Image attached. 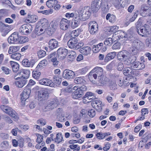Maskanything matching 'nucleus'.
I'll list each match as a JSON object with an SVG mask.
<instances>
[{
	"instance_id": "1",
	"label": "nucleus",
	"mask_w": 151,
	"mask_h": 151,
	"mask_svg": "<svg viewBox=\"0 0 151 151\" xmlns=\"http://www.w3.org/2000/svg\"><path fill=\"white\" fill-rule=\"evenodd\" d=\"M47 25V21L45 19H43L38 22L35 28V34L38 36H40L43 34L45 31Z\"/></svg>"
},
{
	"instance_id": "2",
	"label": "nucleus",
	"mask_w": 151,
	"mask_h": 151,
	"mask_svg": "<svg viewBox=\"0 0 151 151\" xmlns=\"http://www.w3.org/2000/svg\"><path fill=\"white\" fill-rule=\"evenodd\" d=\"M28 72L27 71L24 70H21L19 71L17 75L19 76V77L17 78L16 76L14 77L15 79H17L18 78H19L21 77L23 78L21 79L19 81H17L16 82V85L19 88H22L27 83V80L26 79L28 77V76H24L23 74H24Z\"/></svg>"
},
{
	"instance_id": "3",
	"label": "nucleus",
	"mask_w": 151,
	"mask_h": 151,
	"mask_svg": "<svg viewBox=\"0 0 151 151\" xmlns=\"http://www.w3.org/2000/svg\"><path fill=\"white\" fill-rule=\"evenodd\" d=\"M91 14L90 7L86 6L80 11L79 14L77 16L80 20L82 21H84L88 19Z\"/></svg>"
},
{
	"instance_id": "4",
	"label": "nucleus",
	"mask_w": 151,
	"mask_h": 151,
	"mask_svg": "<svg viewBox=\"0 0 151 151\" xmlns=\"http://www.w3.org/2000/svg\"><path fill=\"white\" fill-rule=\"evenodd\" d=\"M73 89L75 90L72 94L73 98L74 99H78L83 96L84 92L87 90L86 87L83 85L81 87L78 88L76 86H74Z\"/></svg>"
},
{
	"instance_id": "5",
	"label": "nucleus",
	"mask_w": 151,
	"mask_h": 151,
	"mask_svg": "<svg viewBox=\"0 0 151 151\" xmlns=\"http://www.w3.org/2000/svg\"><path fill=\"white\" fill-rule=\"evenodd\" d=\"M0 108L3 111L11 116L14 121L18 120L19 117L17 113L11 108L4 105L1 106Z\"/></svg>"
},
{
	"instance_id": "6",
	"label": "nucleus",
	"mask_w": 151,
	"mask_h": 151,
	"mask_svg": "<svg viewBox=\"0 0 151 151\" xmlns=\"http://www.w3.org/2000/svg\"><path fill=\"white\" fill-rule=\"evenodd\" d=\"M78 41L77 38L73 37L70 39L68 42V45L70 48L78 49L83 45L82 42H78Z\"/></svg>"
},
{
	"instance_id": "7",
	"label": "nucleus",
	"mask_w": 151,
	"mask_h": 151,
	"mask_svg": "<svg viewBox=\"0 0 151 151\" xmlns=\"http://www.w3.org/2000/svg\"><path fill=\"white\" fill-rule=\"evenodd\" d=\"M149 26L146 24H145L139 29L137 28L136 30L139 35L142 37H146L151 33L149 31Z\"/></svg>"
},
{
	"instance_id": "8",
	"label": "nucleus",
	"mask_w": 151,
	"mask_h": 151,
	"mask_svg": "<svg viewBox=\"0 0 151 151\" xmlns=\"http://www.w3.org/2000/svg\"><path fill=\"white\" fill-rule=\"evenodd\" d=\"M132 51L133 52V53L135 55L138 52V49L143 47L144 45L142 42L138 40H135L133 41L132 40Z\"/></svg>"
},
{
	"instance_id": "9",
	"label": "nucleus",
	"mask_w": 151,
	"mask_h": 151,
	"mask_svg": "<svg viewBox=\"0 0 151 151\" xmlns=\"http://www.w3.org/2000/svg\"><path fill=\"white\" fill-rule=\"evenodd\" d=\"M88 29L90 34L92 35H96L98 31L97 23L95 21H91L88 24Z\"/></svg>"
},
{
	"instance_id": "10",
	"label": "nucleus",
	"mask_w": 151,
	"mask_h": 151,
	"mask_svg": "<svg viewBox=\"0 0 151 151\" xmlns=\"http://www.w3.org/2000/svg\"><path fill=\"white\" fill-rule=\"evenodd\" d=\"M20 37L16 32L12 34L8 38V41L9 44H17L20 42Z\"/></svg>"
},
{
	"instance_id": "11",
	"label": "nucleus",
	"mask_w": 151,
	"mask_h": 151,
	"mask_svg": "<svg viewBox=\"0 0 151 151\" xmlns=\"http://www.w3.org/2000/svg\"><path fill=\"white\" fill-rule=\"evenodd\" d=\"M32 30V25L30 24H25L19 28V31L23 34H27L31 33Z\"/></svg>"
},
{
	"instance_id": "12",
	"label": "nucleus",
	"mask_w": 151,
	"mask_h": 151,
	"mask_svg": "<svg viewBox=\"0 0 151 151\" xmlns=\"http://www.w3.org/2000/svg\"><path fill=\"white\" fill-rule=\"evenodd\" d=\"M59 104L58 100L57 99H52L50 101L47 103V105L45 107L46 111H50L57 107Z\"/></svg>"
},
{
	"instance_id": "13",
	"label": "nucleus",
	"mask_w": 151,
	"mask_h": 151,
	"mask_svg": "<svg viewBox=\"0 0 151 151\" xmlns=\"http://www.w3.org/2000/svg\"><path fill=\"white\" fill-rule=\"evenodd\" d=\"M37 100L39 101H43L47 100L49 96L48 91L45 90H41L38 92Z\"/></svg>"
},
{
	"instance_id": "14",
	"label": "nucleus",
	"mask_w": 151,
	"mask_h": 151,
	"mask_svg": "<svg viewBox=\"0 0 151 151\" xmlns=\"http://www.w3.org/2000/svg\"><path fill=\"white\" fill-rule=\"evenodd\" d=\"M31 92V90L29 88H25L20 95L21 101L24 103L25 101L29 98Z\"/></svg>"
},
{
	"instance_id": "15",
	"label": "nucleus",
	"mask_w": 151,
	"mask_h": 151,
	"mask_svg": "<svg viewBox=\"0 0 151 151\" xmlns=\"http://www.w3.org/2000/svg\"><path fill=\"white\" fill-rule=\"evenodd\" d=\"M68 50L64 48H60L57 50L58 56L59 59L62 60L64 59L68 54Z\"/></svg>"
},
{
	"instance_id": "16",
	"label": "nucleus",
	"mask_w": 151,
	"mask_h": 151,
	"mask_svg": "<svg viewBox=\"0 0 151 151\" xmlns=\"http://www.w3.org/2000/svg\"><path fill=\"white\" fill-rule=\"evenodd\" d=\"M98 81H94V83L99 86H104L109 81V78L104 76V75L98 78Z\"/></svg>"
},
{
	"instance_id": "17",
	"label": "nucleus",
	"mask_w": 151,
	"mask_h": 151,
	"mask_svg": "<svg viewBox=\"0 0 151 151\" xmlns=\"http://www.w3.org/2000/svg\"><path fill=\"white\" fill-rule=\"evenodd\" d=\"M70 21L66 19H63L60 21V29L63 30H66L70 27Z\"/></svg>"
},
{
	"instance_id": "18",
	"label": "nucleus",
	"mask_w": 151,
	"mask_h": 151,
	"mask_svg": "<svg viewBox=\"0 0 151 151\" xmlns=\"http://www.w3.org/2000/svg\"><path fill=\"white\" fill-rule=\"evenodd\" d=\"M101 3V1L99 0H94L91 4L92 11L93 12H97L99 9Z\"/></svg>"
},
{
	"instance_id": "19",
	"label": "nucleus",
	"mask_w": 151,
	"mask_h": 151,
	"mask_svg": "<svg viewBox=\"0 0 151 151\" xmlns=\"http://www.w3.org/2000/svg\"><path fill=\"white\" fill-rule=\"evenodd\" d=\"M75 75V73L71 70L66 69L63 72V76L65 78L69 79L73 78Z\"/></svg>"
},
{
	"instance_id": "20",
	"label": "nucleus",
	"mask_w": 151,
	"mask_h": 151,
	"mask_svg": "<svg viewBox=\"0 0 151 151\" xmlns=\"http://www.w3.org/2000/svg\"><path fill=\"white\" fill-rule=\"evenodd\" d=\"M140 12L141 14H145L147 16H151V8H149L145 4L142 5L141 6Z\"/></svg>"
},
{
	"instance_id": "21",
	"label": "nucleus",
	"mask_w": 151,
	"mask_h": 151,
	"mask_svg": "<svg viewBox=\"0 0 151 151\" xmlns=\"http://www.w3.org/2000/svg\"><path fill=\"white\" fill-rule=\"evenodd\" d=\"M39 83L41 85L48 86L51 87H54L55 85L52 81L47 78H43L39 81Z\"/></svg>"
},
{
	"instance_id": "22",
	"label": "nucleus",
	"mask_w": 151,
	"mask_h": 151,
	"mask_svg": "<svg viewBox=\"0 0 151 151\" xmlns=\"http://www.w3.org/2000/svg\"><path fill=\"white\" fill-rule=\"evenodd\" d=\"M128 53V52L125 50L119 52L117 55L118 59L121 61L124 60L127 57Z\"/></svg>"
},
{
	"instance_id": "23",
	"label": "nucleus",
	"mask_w": 151,
	"mask_h": 151,
	"mask_svg": "<svg viewBox=\"0 0 151 151\" xmlns=\"http://www.w3.org/2000/svg\"><path fill=\"white\" fill-rule=\"evenodd\" d=\"M145 65L143 63L139 62H136L132 64L131 68L137 70L143 69L145 67Z\"/></svg>"
},
{
	"instance_id": "24",
	"label": "nucleus",
	"mask_w": 151,
	"mask_h": 151,
	"mask_svg": "<svg viewBox=\"0 0 151 151\" xmlns=\"http://www.w3.org/2000/svg\"><path fill=\"white\" fill-rule=\"evenodd\" d=\"M91 48L88 46H86L81 48L79 50L80 52L82 54L87 55L91 53Z\"/></svg>"
},
{
	"instance_id": "25",
	"label": "nucleus",
	"mask_w": 151,
	"mask_h": 151,
	"mask_svg": "<svg viewBox=\"0 0 151 151\" xmlns=\"http://www.w3.org/2000/svg\"><path fill=\"white\" fill-rule=\"evenodd\" d=\"M58 45V42L55 39L51 40L48 42V47L52 50L54 49L57 47Z\"/></svg>"
},
{
	"instance_id": "26",
	"label": "nucleus",
	"mask_w": 151,
	"mask_h": 151,
	"mask_svg": "<svg viewBox=\"0 0 151 151\" xmlns=\"http://www.w3.org/2000/svg\"><path fill=\"white\" fill-rule=\"evenodd\" d=\"M92 70L96 74L98 78L104 75L103 69L101 67H96Z\"/></svg>"
},
{
	"instance_id": "27",
	"label": "nucleus",
	"mask_w": 151,
	"mask_h": 151,
	"mask_svg": "<svg viewBox=\"0 0 151 151\" xmlns=\"http://www.w3.org/2000/svg\"><path fill=\"white\" fill-rule=\"evenodd\" d=\"M116 55V52H112L108 54L104 59V62H107L113 59L115 57Z\"/></svg>"
},
{
	"instance_id": "28",
	"label": "nucleus",
	"mask_w": 151,
	"mask_h": 151,
	"mask_svg": "<svg viewBox=\"0 0 151 151\" xmlns=\"http://www.w3.org/2000/svg\"><path fill=\"white\" fill-rule=\"evenodd\" d=\"M58 3V1L57 0H48L46 2V5L48 7L52 8Z\"/></svg>"
},
{
	"instance_id": "29",
	"label": "nucleus",
	"mask_w": 151,
	"mask_h": 151,
	"mask_svg": "<svg viewBox=\"0 0 151 151\" xmlns=\"http://www.w3.org/2000/svg\"><path fill=\"white\" fill-rule=\"evenodd\" d=\"M97 77L96 74L93 71V70L89 73L88 75V77L89 80L93 83L94 82H95L94 81H94L93 79H96Z\"/></svg>"
},
{
	"instance_id": "30",
	"label": "nucleus",
	"mask_w": 151,
	"mask_h": 151,
	"mask_svg": "<svg viewBox=\"0 0 151 151\" xmlns=\"http://www.w3.org/2000/svg\"><path fill=\"white\" fill-rule=\"evenodd\" d=\"M81 20L77 16L75 17V19L71 23L72 27L74 28L77 27L78 26Z\"/></svg>"
},
{
	"instance_id": "31",
	"label": "nucleus",
	"mask_w": 151,
	"mask_h": 151,
	"mask_svg": "<svg viewBox=\"0 0 151 151\" xmlns=\"http://www.w3.org/2000/svg\"><path fill=\"white\" fill-rule=\"evenodd\" d=\"M11 65L12 67L13 71L15 73L17 72L19 69V65L15 62L11 61Z\"/></svg>"
},
{
	"instance_id": "32",
	"label": "nucleus",
	"mask_w": 151,
	"mask_h": 151,
	"mask_svg": "<svg viewBox=\"0 0 151 151\" xmlns=\"http://www.w3.org/2000/svg\"><path fill=\"white\" fill-rule=\"evenodd\" d=\"M116 17L113 14H108L106 16V19L107 20H109V21L112 23H114L116 21Z\"/></svg>"
},
{
	"instance_id": "33",
	"label": "nucleus",
	"mask_w": 151,
	"mask_h": 151,
	"mask_svg": "<svg viewBox=\"0 0 151 151\" xmlns=\"http://www.w3.org/2000/svg\"><path fill=\"white\" fill-rule=\"evenodd\" d=\"M103 44L102 43H100L96 45H94L93 47V52L96 53L99 52L102 48Z\"/></svg>"
},
{
	"instance_id": "34",
	"label": "nucleus",
	"mask_w": 151,
	"mask_h": 151,
	"mask_svg": "<svg viewBox=\"0 0 151 151\" xmlns=\"http://www.w3.org/2000/svg\"><path fill=\"white\" fill-rule=\"evenodd\" d=\"M114 35H113L112 38H108L106 39L104 42V44L107 45H111L112 44L113 41H116V40L114 38Z\"/></svg>"
},
{
	"instance_id": "35",
	"label": "nucleus",
	"mask_w": 151,
	"mask_h": 151,
	"mask_svg": "<svg viewBox=\"0 0 151 151\" xmlns=\"http://www.w3.org/2000/svg\"><path fill=\"white\" fill-rule=\"evenodd\" d=\"M58 26V24L56 22H52L50 26V31L54 32L57 29Z\"/></svg>"
},
{
	"instance_id": "36",
	"label": "nucleus",
	"mask_w": 151,
	"mask_h": 151,
	"mask_svg": "<svg viewBox=\"0 0 151 151\" xmlns=\"http://www.w3.org/2000/svg\"><path fill=\"white\" fill-rule=\"evenodd\" d=\"M74 81L76 84H83L84 83L85 81L83 77H80L76 78Z\"/></svg>"
},
{
	"instance_id": "37",
	"label": "nucleus",
	"mask_w": 151,
	"mask_h": 151,
	"mask_svg": "<svg viewBox=\"0 0 151 151\" xmlns=\"http://www.w3.org/2000/svg\"><path fill=\"white\" fill-rule=\"evenodd\" d=\"M19 49L18 46H13L9 48L8 52L9 54H11L13 52L17 51Z\"/></svg>"
},
{
	"instance_id": "38",
	"label": "nucleus",
	"mask_w": 151,
	"mask_h": 151,
	"mask_svg": "<svg viewBox=\"0 0 151 151\" xmlns=\"http://www.w3.org/2000/svg\"><path fill=\"white\" fill-rule=\"evenodd\" d=\"M133 70V68H130L127 67L125 68L123 71V73L124 75H131Z\"/></svg>"
},
{
	"instance_id": "39",
	"label": "nucleus",
	"mask_w": 151,
	"mask_h": 151,
	"mask_svg": "<svg viewBox=\"0 0 151 151\" xmlns=\"http://www.w3.org/2000/svg\"><path fill=\"white\" fill-rule=\"evenodd\" d=\"M21 57V54L18 52L12 54L11 55V57L12 58L17 60H20Z\"/></svg>"
},
{
	"instance_id": "40",
	"label": "nucleus",
	"mask_w": 151,
	"mask_h": 151,
	"mask_svg": "<svg viewBox=\"0 0 151 151\" xmlns=\"http://www.w3.org/2000/svg\"><path fill=\"white\" fill-rule=\"evenodd\" d=\"M70 54L69 55V60L70 61H73L76 58V54L74 51H72L70 52Z\"/></svg>"
},
{
	"instance_id": "41",
	"label": "nucleus",
	"mask_w": 151,
	"mask_h": 151,
	"mask_svg": "<svg viewBox=\"0 0 151 151\" xmlns=\"http://www.w3.org/2000/svg\"><path fill=\"white\" fill-rule=\"evenodd\" d=\"M53 81L54 83L58 85H59L61 83V79L59 78V76L55 75L53 76Z\"/></svg>"
},
{
	"instance_id": "42",
	"label": "nucleus",
	"mask_w": 151,
	"mask_h": 151,
	"mask_svg": "<svg viewBox=\"0 0 151 151\" xmlns=\"http://www.w3.org/2000/svg\"><path fill=\"white\" fill-rule=\"evenodd\" d=\"M115 64H116V66L117 68V69L118 70L121 71L124 68L123 64L122 63L116 62Z\"/></svg>"
},
{
	"instance_id": "43",
	"label": "nucleus",
	"mask_w": 151,
	"mask_h": 151,
	"mask_svg": "<svg viewBox=\"0 0 151 151\" xmlns=\"http://www.w3.org/2000/svg\"><path fill=\"white\" fill-rule=\"evenodd\" d=\"M56 139L57 140L55 141L59 143L62 142L63 140V136L61 134L58 133L56 135Z\"/></svg>"
},
{
	"instance_id": "44",
	"label": "nucleus",
	"mask_w": 151,
	"mask_h": 151,
	"mask_svg": "<svg viewBox=\"0 0 151 151\" xmlns=\"http://www.w3.org/2000/svg\"><path fill=\"white\" fill-rule=\"evenodd\" d=\"M117 34H119L118 36H116V37H117L119 39L120 38H122L123 37H126V35L124 32L122 31V30H119L117 31Z\"/></svg>"
},
{
	"instance_id": "45",
	"label": "nucleus",
	"mask_w": 151,
	"mask_h": 151,
	"mask_svg": "<svg viewBox=\"0 0 151 151\" xmlns=\"http://www.w3.org/2000/svg\"><path fill=\"white\" fill-rule=\"evenodd\" d=\"M0 146L2 148H7L9 146L8 142L6 141H3L1 143Z\"/></svg>"
},
{
	"instance_id": "46",
	"label": "nucleus",
	"mask_w": 151,
	"mask_h": 151,
	"mask_svg": "<svg viewBox=\"0 0 151 151\" xmlns=\"http://www.w3.org/2000/svg\"><path fill=\"white\" fill-rule=\"evenodd\" d=\"M109 86L111 90H115L116 89V85L114 82L112 81L110 82L109 83Z\"/></svg>"
},
{
	"instance_id": "47",
	"label": "nucleus",
	"mask_w": 151,
	"mask_h": 151,
	"mask_svg": "<svg viewBox=\"0 0 151 151\" xmlns=\"http://www.w3.org/2000/svg\"><path fill=\"white\" fill-rule=\"evenodd\" d=\"M37 54L39 58H42L46 55V52L43 50L38 51Z\"/></svg>"
},
{
	"instance_id": "48",
	"label": "nucleus",
	"mask_w": 151,
	"mask_h": 151,
	"mask_svg": "<svg viewBox=\"0 0 151 151\" xmlns=\"http://www.w3.org/2000/svg\"><path fill=\"white\" fill-rule=\"evenodd\" d=\"M40 75V72L37 71H33V77L37 80H38L39 79Z\"/></svg>"
},
{
	"instance_id": "49",
	"label": "nucleus",
	"mask_w": 151,
	"mask_h": 151,
	"mask_svg": "<svg viewBox=\"0 0 151 151\" xmlns=\"http://www.w3.org/2000/svg\"><path fill=\"white\" fill-rule=\"evenodd\" d=\"M47 64V61L46 60H42L37 65L36 68L39 67H42L43 66H45Z\"/></svg>"
},
{
	"instance_id": "50",
	"label": "nucleus",
	"mask_w": 151,
	"mask_h": 151,
	"mask_svg": "<svg viewBox=\"0 0 151 151\" xmlns=\"http://www.w3.org/2000/svg\"><path fill=\"white\" fill-rule=\"evenodd\" d=\"M22 64L24 66L26 67H30V63L29 60L27 59H25L22 61Z\"/></svg>"
},
{
	"instance_id": "51",
	"label": "nucleus",
	"mask_w": 151,
	"mask_h": 151,
	"mask_svg": "<svg viewBox=\"0 0 151 151\" xmlns=\"http://www.w3.org/2000/svg\"><path fill=\"white\" fill-rule=\"evenodd\" d=\"M121 45L120 43L117 42L113 45L112 48L113 50L119 49L120 48Z\"/></svg>"
},
{
	"instance_id": "52",
	"label": "nucleus",
	"mask_w": 151,
	"mask_h": 151,
	"mask_svg": "<svg viewBox=\"0 0 151 151\" xmlns=\"http://www.w3.org/2000/svg\"><path fill=\"white\" fill-rule=\"evenodd\" d=\"M9 25H6L0 21V31L3 32L4 31V28L5 27H8Z\"/></svg>"
},
{
	"instance_id": "53",
	"label": "nucleus",
	"mask_w": 151,
	"mask_h": 151,
	"mask_svg": "<svg viewBox=\"0 0 151 151\" xmlns=\"http://www.w3.org/2000/svg\"><path fill=\"white\" fill-rule=\"evenodd\" d=\"M96 137L99 139H101L105 138L104 133L99 132L96 134Z\"/></svg>"
},
{
	"instance_id": "54",
	"label": "nucleus",
	"mask_w": 151,
	"mask_h": 151,
	"mask_svg": "<svg viewBox=\"0 0 151 151\" xmlns=\"http://www.w3.org/2000/svg\"><path fill=\"white\" fill-rule=\"evenodd\" d=\"M118 29V27L116 26H114L110 27L109 31L112 32H117V30Z\"/></svg>"
},
{
	"instance_id": "55",
	"label": "nucleus",
	"mask_w": 151,
	"mask_h": 151,
	"mask_svg": "<svg viewBox=\"0 0 151 151\" xmlns=\"http://www.w3.org/2000/svg\"><path fill=\"white\" fill-rule=\"evenodd\" d=\"M37 138L36 140V142L40 144L42 142L43 139V137L42 135L39 134H37Z\"/></svg>"
},
{
	"instance_id": "56",
	"label": "nucleus",
	"mask_w": 151,
	"mask_h": 151,
	"mask_svg": "<svg viewBox=\"0 0 151 151\" xmlns=\"http://www.w3.org/2000/svg\"><path fill=\"white\" fill-rule=\"evenodd\" d=\"M80 33V29H78L73 31L71 33V35L73 36H74L76 37L78 36Z\"/></svg>"
},
{
	"instance_id": "57",
	"label": "nucleus",
	"mask_w": 151,
	"mask_h": 151,
	"mask_svg": "<svg viewBox=\"0 0 151 151\" xmlns=\"http://www.w3.org/2000/svg\"><path fill=\"white\" fill-rule=\"evenodd\" d=\"M146 46L149 47H151V37L147 39L145 41Z\"/></svg>"
},
{
	"instance_id": "58",
	"label": "nucleus",
	"mask_w": 151,
	"mask_h": 151,
	"mask_svg": "<svg viewBox=\"0 0 151 151\" xmlns=\"http://www.w3.org/2000/svg\"><path fill=\"white\" fill-rule=\"evenodd\" d=\"M101 102L100 100H96L95 101H92V102L91 103V105L94 108V106H96L95 104L96 105H99L101 104Z\"/></svg>"
},
{
	"instance_id": "59",
	"label": "nucleus",
	"mask_w": 151,
	"mask_h": 151,
	"mask_svg": "<svg viewBox=\"0 0 151 151\" xmlns=\"http://www.w3.org/2000/svg\"><path fill=\"white\" fill-rule=\"evenodd\" d=\"M134 57H128L127 56V57L126 58V59L125 60V62H126L127 61V63H126L127 64H130L131 63H132V64L133 63L132 62H134L132 61V59Z\"/></svg>"
},
{
	"instance_id": "60",
	"label": "nucleus",
	"mask_w": 151,
	"mask_h": 151,
	"mask_svg": "<svg viewBox=\"0 0 151 151\" xmlns=\"http://www.w3.org/2000/svg\"><path fill=\"white\" fill-rule=\"evenodd\" d=\"M141 113L142 116H144L145 114H148V109L147 108L142 109L141 110Z\"/></svg>"
},
{
	"instance_id": "61",
	"label": "nucleus",
	"mask_w": 151,
	"mask_h": 151,
	"mask_svg": "<svg viewBox=\"0 0 151 151\" xmlns=\"http://www.w3.org/2000/svg\"><path fill=\"white\" fill-rule=\"evenodd\" d=\"M88 115L91 117H93L96 115L95 111L94 110H91L88 111Z\"/></svg>"
},
{
	"instance_id": "62",
	"label": "nucleus",
	"mask_w": 151,
	"mask_h": 151,
	"mask_svg": "<svg viewBox=\"0 0 151 151\" xmlns=\"http://www.w3.org/2000/svg\"><path fill=\"white\" fill-rule=\"evenodd\" d=\"M137 70L136 69H134L133 68V70L131 75L136 76H139V71Z\"/></svg>"
},
{
	"instance_id": "63",
	"label": "nucleus",
	"mask_w": 151,
	"mask_h": 151,
	"mask_svg": "<svg viewBox=\"0 0 151 151\" xmlns=\"http://www.w3.org/2000/svg\"><path fill=\"white\" fill-rule=\"evenodd\" d=\"M19 126L21 128L22 130L24 131H27L29 128V127L28 125H24L21 124L19 125Z\"/></svg>"
},
{
	"instance_id": "64",
	"label": "nucleus",
	"mask_w": 151,
	"mask_h": 151,
	"mask_svg": "<svg viewBox=\"0 0 151 151\" xmlns=\"http://www.w3.org/2000/svg\"><path fill=\"white\" fill-rule=\"evenodd\" d=\"M120 4V1H119V0H114V5L116 8L119 9V5Z\"/></svg>"
}]
</instances>
